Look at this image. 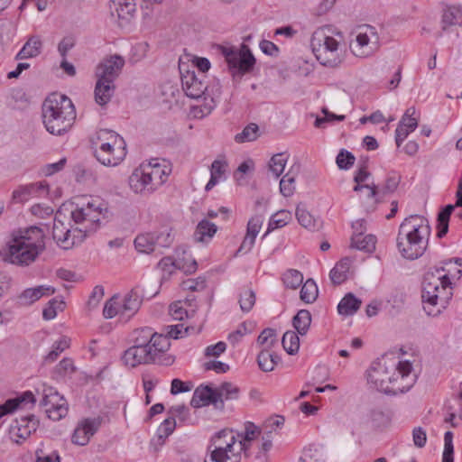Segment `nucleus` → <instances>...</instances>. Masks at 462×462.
I'll return each mask as SVG.
<instances>
[{"mask_svg": "<svg viewBox=\"0 0 462 462\" xmlns=\"http://www.w3.org/2000/svg\"><path fill=\"white\" fill-rule=\"evenodd\" d=\"M362 304L361 300L357 299L353 293L349 292L344 296L337 305L338 313L345 316L354 315Z\"/></svg>", "mask_w": 462, "mask_h": 462, "instance_id": "7c9ffc66", "label": "nucleus"}, {"mask_svg": "<svg viewBox=\"0 0 462 462\" xmlns=\"http://www.w3.org/2000/svg\"><path fill=\"white\" fill-rule=\"evenodd\" d=\"M171 346L170 337L168 335L157 334L153 333L152 340L148 346L151 348L152 353L153 361L157 357L158 355L166 352Z\"/></svg>", "mask_w": 462, "mask_h": 462, "instance_id": "f704fd0d", "label": "nucleus"}, {"mask_svg": "<svg viewBox=\"0 0 462 462\" xmlns=\"http://www.w3.org/2000/svg\"><path fill=\"white\" fill-rule=\"evenodd\" d=\"M206 75L188 70L181 75V84L185 94L190 98L203 97L209 95L208 85L205 82Z\"/></svg>", "mask_w": 462, "mask_h": 462, "instance_id": "4468645a", "label": "nucleus"}, {"mask_svg": "<svg viewBox=\"0 0 462 462\" xmlns=\"http://www.w3.org/2000/svg\"><path fill=\"white\" fill-rule=\"evenodd\" d=\"M443 30L462 25V5H448L443 9L441 17Z\"/></svg>", "mask_w": 462, "mask_h": 462, "instance_id": "393cba45", "label": "nucleus"}, {"mask_svg": "<svg viewBox=\"0 0 462 462\" xmlns=\"http://www.w3.org/2000/svg\"><path fill=\"white\" fill-rule=\"evenodd\" d=\"M55 292L54 288L51 286H37L35 288H29L23 291L20 299L25 304H32L41 299L42 296H49Z\"/></svg>", "mask_w": 462, "mask_h": 462, "instance_id": "c85d7f7f", "label": "nucleus"}, {"mask_svg": "<svg viewBox=\"0 0 462 462\" xmlns=\"http://www.w3.org/2000/svg\"><path fill=\"white\" fill-rule=\"evenodd\" d=\"M392 413L386 406H377L372 411V420L377 426H383L390 422Z\"/></svg>", "mask_w": 462, "mask_h": 462, "instance_id": "de8ad7c7", "label": "nucleus"}, {"mask_svg": "<svg viewBox=\"0 0 462 462\" xmlns=\"http://www.w3.org/2000/svg\"><path fill=\"white\" fill-rule=\"evenodd\" d=\"M153 333L152 329L148 327L138 328L133 333V341L136 345L148 347L152 340Z\"/></svg>", "mask_w": 462, "mask_h": 462, "instance_id": "49530a36", "label": "nucleus"}, {"mask_svg": "<svg viewBox=\"0 0 462 462\" xmlns=\"http://www.w3.org/2000/svg\"><path fill=\"white\" fill-rule=\"evenodd\" d=\"M282 282L286 288L296 290L302 284L303 275L298 270L289 269L283 273Z\"/></svg>", "mask_w": 462, "mask_h": 462, "instance_id": "a19ab883", "label": "nucleus"}, {"mask_svg": "<svg viewBox=\"0 0 462 462\" xmlns=\"http://www.w3.org/2000/svg\"><path fill=\"white\" fill-rule=\"evenodd\" d=\"M351 261L349 258L340 260L330 271L329 277L334 284H341L346 279L350 270Z\"/></svg>", "mask_w": 462, "mask_h": 462, "instance_id": "473e14b6", "label": "nucleus"}, {"mask_svg": "<svg viewBox=\"0 0 462 462\" xmlns=\"http://www.w3.org/2000/svg\"><path fill=\"white\" fill-rule=\"evenodd\" d=\"M77 368L74 361L69 357H64L52 370V377L56 380L65 379L70 377Z\"/></svg>", "mask_w": 462, "mask_h": 462, "instance_id": "72a5a7b5", "label": "nucleus"}, {"mask_svg": "<svg viewBox=\"0 0 462 462\" xmlns=\"http://www.w3.org/2000/svg\"><path fill=\"white\" fill-rule=\"evenodd\" d=\"M276 342V331L273 328H268L263 329L257 338V343L263 346V349H268Z\"/></svg>", "mask_w": 462, "mask_h": 462, "instance_id": "4d7b16f0", "label": "nucleus"}, {"mask_svg": "<svg viewBox=\"0 0 462 462\" xmlns=\"http://www.w3.org/2000/svg\"><path fill=\"white\" fill-rule=\"evenodd\" d=\"M318 294L316 282L312 279H308L301 287L300 298L305 303H312L316 300Z\"/></svg>", "mask_w": 462, "mask_h": 462, "instance_id": "ea45409f", "label": "nucleus"}, {"mask_svg": "<svg viewBox=\"0 0 462 462\" xmlns=\"http://www.w3.org/2000/svg\"><path fill=\"white\" fill-rule=\"evenodd\" d=\"M376 237L374 235L364 236L362 232L353 234L351 246L360 251L372 253L375 249Z\"/></svg>", "mask_w": 462, "mask_h": 462, "instance_id": "cd10ccee", "label": "nucleus"}, {"mask_svg": "<svg viewBox=\"0 0 462 462\" xmlns=\"http://www.w3.org/2000/svg\"><path fill=\"white\" fill-rule=\"evenodd\" d=\"M125 66V59L118 55H110L97 65L96 69L97 79L101 80H110L115 82L121 73L123 67Z\"/></svg>", "mask_w": 462, "mask_h": 462, "instance_id": "f3484780", "label": "nucleus"}, {"mask_svg": "<svg viewBox=\"0 0 462 462\" xmlns=\"http://www.w3.org/2000/svg\"><path fill=\"white\" fill-rule=\"evenodd\" d=\"M94 152L97 160L105 166H117L125 157V143L113 131L101 129L97 133Z\"/></svg>", "mask_w": 462, "mask_h": 462, "instance_id": "9d476101", "label": "nucleus"}, {"mask_svg": "<svg viewBox=\"0 0 462 462\" xmlns=\"http://www.w3.org/2000/svg\"><path fill=\"white\" fill-rule=\"evenodd\" d=\"M416 381L412 365L408 360L383 356L372 363L367 370V383L385 394L396 395L410 390Z\"/></svg>", "mask_w": 462, "mask_h": 462, "instance_id": "f03ea898", "label": "nucleus"}, {"mask_svg": "<svg viewBox=\"0 0 462 462\" xmlns=\"http://www.w3.org/2000/svg\"><path fill=\"white\" fill-rule=\"evenodd\" d=\"M176 426V421L174 418H167L163 420V422L159 426L157 430L156 436L152 439L151 445L157 448V447L162 446L165 439L172 433Z\"/></svg>", "mask_w": 462, "mask_h": 462, "instance_id": "c756f323", "label": "nucleus"}, {"mask_svg": "<svg viewBox=\"0 0 462 462\" xmlns=\"http://www.w3.org/2000/svg\"><path fill=\"white\" fill-rule=\"evenodd\" d=\"M291 213L288 210H279L278 212L272 215L268 228L264 236H266L268 233L272 232L274 229L282 228L288 225L290 221L291 220Z\"/></svg>", "mask_w": 462, "mask_h": 462, "instance_id": "c9c22d12", "label": "nucleus"}, {"mask_svg": "<svg viewBox=\"0 0 462 462\" xmlns=\"http://www.w3.org/2000/svg\"><path fill=\"white\" fill-rule=\"evenodd\" d=\"M299 462H325L324 454L314 446L304 448Z\"/></svg>", "mask_w": 462, "mask_h": 462, "instance_id": "09e8293b", "label": "nucleus"}, {"mask_svg": "<svg viewBox=\"0 0 462 462\" xmlns=\"http://www.w3.org/2000/svg\"><path fill=\"white\" fill-rule=\"evenodd\" d=\"M193 383L190 381H181L180 379L175 378L171 383V393L177 395L182 393H188L192 390Z\"/></svg>", "mask_w": 462, "mask_h": 462, "instance_id": "0e129e2a", "label": "nucleus"}, {"mask_svg": "<svg viewBox=\"0 0 462 462\" xmlns=\"http://www.w3.org/2000/svg\"><path fill=\"white\" fill-rule=\"evenodd\" d=\"M401 177L396 173L388 175L384 184L379 189L382 198L386 195L393 194L397 189Z\"/></svg>", "mask_w": 462, "mask_h": 462, "instance_id": "864d4df0", "label": "nucleus"}, {"mask_svg": "<svg viewBox=\"0 0 462 462\" xmlns=\"http://www.w3.org/2000/svg\"><path fill=\"white\" fill-rule=\"evenodd\" d=\"M123 361L126 365L135 367L141 364L152 362V353L151 348L134 343V346L125 351Z\"/></svg>", "mask_w": 462, "mask_h": 462, "instance_id": "6ab92c4d", "label": "nucleus"}, {"mask_svg": "<svg viewBox=\"0 0 462 462\" xmlns=\"http://www.w3.org/2000/svg\"><path fill=\"white\" fill-rule=\"evenodd\" d=\"M259 137V127L256 124L247 125L241 133L236 134L235 141L238 143L255 141Z\"/></svg>", "mask_w": 462, "mask_h": 462, "instance_id": "79ce46f5", "label": "nucleus"}, {"mask_svg": "<svg viewBox=\"0 0 462 462\" xmlns=\"http://www.w3.org/2000/svg\"><path fill=\"white\" fill-rule=\"evenodd\" d=\"M254 328V326L252 322H243L238 326L236 330L229 334L228 340L231 344L236 345L244 336L252 333Z\"/></svg>", "mask_w": 462, "mask_h": 462, "instance_id": "3c124183", "label": "nucleus"}, {"mask_svg": "<svg viewBox=\"0 0 462 462\" xmlns=\"http://www.w3.org/2000/svg\"><path fill=\"white\" fill-rule=\"evenodd\" d=\"M442 462H454L453 433L451 431H447L444 435Z\"/></svg>", "mask_w": 462, "mask_h": 462, "instance_id": "6e6d98bb", "label": "nucleus"}, {"mask_svg": "<svg viewBox=\"0 0 462 462\" xmlns=\"http://www.w3.org/2000/svg\"><path fill=\"white\" fill-rule=\"evenodd\" d=\"M217 227L208 219H202L199 222L193 237L196 242L207 243L212 239L217 233Z\"/></svg>", "mask_w": 462, "mask_h": 462, "instance_id": "bb28decb", "label": "nucleus"}, {"mask_svg": "<svg viewBox=\"0 0 462 462\" xmlns=\"http://www.w3.org/2000/svg\"><path fill=\"white\" fill-rule=\"evenodd\" d=\"M64 401V396L56 388L45 386L43 389L42 404H60Z\"/></svg>", "mask_w": 462, "mask_h": 462, "instance_id": "5fc2aeb1", "label": "nucleus"}, {"mask_svg": "<svg viewBox=\"0 0 462 462\" xmlns=\"http://www.w3.org/2000/svg\"><path fill=\"white\" fill-rule=\"evenodd\" d=\"M355 156L348 151L342 149L336 158L339 169L347 170L355 163Z\"/></svg>", "mask_w": 462, "mask_h": 462, "instance_id": "680f3d73", "label": "nucleus"}, {"mask_svg": "<svg viewBox=\"0 0 462 462\" xmlns=\"http://www.w3.org/2000/svg\"><path fill=\"white\" fill-rule=\"evenodd\" d=\"M284 418L280 415H273L266 419L262 426L260 427L262 430V434L265 436H272L273 432H277L278 430H281L284 425Z\"/></svg>", "mask_w": 462, "mask_h": 462, "instance_id": "58836bf2", "label": "nucleus"}, {"mask_svg": "<svg viewBox=\"0 0 462 462\" xmlns=\"http://www.w3.org/2000/svg\"><path fill=\"white\" fill-rule=\"evenodd\" d=\"M161 238H162V236H158L153 233L141 234L135 237L134 246L140 253L150 254L154 250L157 244L162 246L167 245L169 235L163 237V242H160Z\"/></svg>", "mask_w": 462, "mask_h": 462, "instance_id": "412c9836", "label": "nucleus"}, {"mask_svg": "<svg viewBox=\"0 0 462 462\" xmlns=\"http://www.w3.org/2000/svg\"><path fill=\"white\" fill-rule=\"evenodd\" d=\"M282 344L289 355H294L299 351L300 338L294 331H287L283 334Z\"/></svg>", "mask_w": 462, "mask_h": 462, "instance_id": "37998d69", "label": "nucleus"}, {"mask_svg": "<svg viewBox=\"0 0 462 462\" xmlns=\"http://www.w3.org/2000/svg\"><path fill=\"white\" fill-rule=\"evenodd\" d=\"M45 412L49 419L58 421L68 415L69 406H50Z\"/></svg>", "mask_w": 462, "mask_h": 462, "instance_id": "774afa93", "label": "nucleus"}, {"mask_svg": "<svg viewBox=\"0 0 462 462\" xmlns=\"http://www.w3.org/2000/svg\"><path fill=\"white\" fill-rule=\"evenodd\" d=\"M76 119L72 101L64 95L52 94L42 105V120L46 130L54 135L67 133Z\"/></svg>", "mask_w": 462, "mask_h": 462, "instance_id": "6e6552de", "label": "nucleus"}, {"mask_svg": "<svg viewBox=\"0 0 462 462\" xmlns=\"http://www.w3.org/2000/svg\"><path fill=\"white\" fill-rule=\"evenodd\" d=\"M38 423V420L32 414L15 418L10 425V439L15 443H21L29 438L32 432L36 430Z\"/></svg>", "mask_w": 462, "mask_h": 462, "instance_id": "dca6fc26", "label": "nucleus"}, {"mask_svg": "<svg viewBox=\"0 0 462 462\" xmlns=\"http://www.w3.org/2000/svg\"><path fill=\"white\" fill-rule=\"evenodd\" d=\"M222 54L233 75L236 73H248L254 69L255 64V59L249 47L245 44H242L239 50L234 47H224L222 49Z\"/></svg>", "mask_w": 462, "mask_h": 462, "instance_id": "ddd939ff", "label": "nucleus"}, {"mask_svg": "<svg viewBox=\"0 0 462 462\" xmlns=\"http://www.w3.org/2000/svg\"><path fill=\"white\" fill-rule=\"evenodd\" d=\"M69 346L70 338L65 336L61 337L53 343L51 350L44 356V362L53 363L64 350L69 347Z\"/></svg>", "mask_w": 462, "mask_h": 462, "instance_id": "4c0bfd02", "label": "nucleus"}, {"mask_svg": "<svg viewBox=\"0 0 462 462\" xmlns=\"http://www.w3.org/2000/svg\"><path fill=\"white\" fill-rule=\"evenodd\" d=\"M263 217L260 215L254 216L250 218L247 224L246 235L238 248L236 254L238 253H248L253 248L255 238L259 234L262 225H263Z\"/></svg>", "mask_w": 462, "mask_h": 462, "instance_id": "aec40b11", "label": "nucleus"}, {"mask_svg": "<svg viewBox=\"0 0 462 462\" xmlns=\"http://www.w3.org/2000/svg\"><path fill=\"white\" fill-rule=\"evenodd\" d=\"M295 215L298 222L303 227L310 230L316 228V220L302 205L297 206Z\"/></svg>", "mask_w": 462, "mask_h": 462, "instance_id": "c03bdc74", "label": "nucleus"}, {"mask_svg": "<svg viewBox=\"0 0 462 462\" xmlns=\"http://www.w3.org/2000/svg\"><path fill=\"white\" fill-rule=\"evenodd\" d=\"M103 420L102 416L80 420L71 436V442L81 447L88 444L90 438L98 430Z\"/></svg>", "mask_w": 462, "mask_h": 462, "instance_id": "2eb2a0df", "label": "nucleus"}, {"mask_svg": "<svg viewBox=\"0 0 462 462\" xmlns=\"http://www.w3.org/2000/svg\"><path fill=\"white\" fill-rule=\"evenodd\" d=\"M110 10L111 14L116 16L118 25L124 28L134 20L136 5L134 0H111Z\"/></svg>", "mask_w": 462, "mask_h": 462, "instance_id": "a211bd4d", "label": "nucleus"}, {"mask_svg": "<svg viewBox=\"0 0 462 462\" xmlns=\"http://www.w3.org/2000/svg\"><path fill=\"white\" fill-rule=\"evenodd\" d=\"M355 36L349 47L356 57L367 58L377 51L379 36L374 27L367 24L360 25L356 30Z\"/></svg>", "mask_w": 462, "mask_h": 462, "instance_id": "f8f14e48", "label": "nucleus"}, {"mask_svg": "<svg viewBox=\"0 0 462 462\" xmlns=\"http://www.w3.org/2000/svg\"><path fill=\"white\" fill-rule=\"evenodd\" d=\"M292 323L300 335H305L311 323V315L310 311L307 310H300L298 311L293 318Z\"/></svg>", "mask_w": 462, "mask_h": 462, "instance_id": "e433bc0d", "label": "nucleus"}, {"mask_svg": "<svg viewBox=\"0 0 462 462\" xmlns=\"http://www.w3.org/2000/svg\"><path fill=\"white\" fill-rule=\"evenodd\" d=\"M451 281L445 269L429 270L421 283L423 309L430 316H437L445 309L452 296Z\"/></svg>", "mask_w": 462, "mask_h": 462, "instance_id": "0eeeda50", "label": "nucleus"}, {"mask_svg": "<svg viewBox=\"0 0 462 462\" xmlns=\"http://www.w3.org/2000/svg\"><path fill=\"white\" fill-rule=\"evenodd\" d=\"M321 112L324 115V117H317L314 122V125L317 128L324 127V125L328 122H332L334 120L344 121L346 118V116L343 115H335L329 112L327 107H323Z\"/></svg>", "mask_w": 462, "mask_h": 462, "instance_id": "052dcab7", "label": "nucleus"}, {"mask_svg": "<svg viewBox=\"0 0 462 462\" xmlns=\"http://www.w3.org/2000/svg\"><path fill=\"white\" fill-rule=\"evenodd\" d=\"M209 95H204V103L202 105V112L209 114L217 106L221 95V87L218 81H214L208 85Z\"/></svg>", "mask_w": 462, "mask_h": 462, "instance_id": "2f4dec72", "label": "nucleus"}, {"mask_svg": "<svg viewBox=\"0 0 462 462\" xmlns=\"http://www.w3.org/2000/svg\"><path fill=\"white\" fill-rule=\"evenodd\" d=\"M42 41L39 35L30 36L23 48L17 53L16 60H24L30 58H35L42 53Z\"/></svg>", "mask_w": 462, "mask_h": 462, "instance_id": "b1692460", "label": "nucleus"}, {"mask_svg": "<svg viewBox=\"0 0 462 462\" xmlns=\"http://www.w3.org/2000/svg\"><path fill=\"white\" fill-rule=\"evenodd\" d=\"M104 210L106 211V208L93 199L78 202L71 211V218L77 226L65 229L62 222L55 221L52 227L53 239L65 250L80 245L87 236L99 228Z\"/></svg>", "mask_w": 462, "mask_h": 462, "instance_id": "f257e3e1", "label": "nucleus"}, {"mask_svg": "<svg viewBox=\"0 0 462 462\" xmlns=\"http://www.w3.org/2000/svg\"><path fill=\"white\" fill-rule=\"evenodd\" d=\"M294 179L291 174H285L280 181V191L284 197H291L294 190Z\"/></svg>", "mask_w": 462, "mask_h": 462, "instance_id": "69168bd1", "label": "nucleus"}, {"mask_svg": "<svg viewBox=\"0 0 462 462\" xmlns=\"http://www.w3.org/2000/svg\"><path fill=\"white\" fill-rule=\"evenodd\" d=\"M64 306L62 300L52 299L42 311V317L46 320L53 319L57 316L58 310H61Z\"/></svg>", "mask_w": 462, "mask_h": 462, "instance_id": "13d9d810", "label": "nucleus"}, {"mask_svg": "<svg viewBox=\"0 0 462 462\" xmlns=\"http://www.w3.org/2000/svg\"><path fill=\"white\" fill-rule=\"evenodd\" d=\"M45 233L32 226L21 228L11 234L4 250V260L17 266H29L34 263L45 250Z\"/></svg>", "mask_w": 462, "mask_h": 462, "instance_id": "20e7f679", "label": "nucleus"}, {"mask_svg": "<svg viewBox=\"0 0 462 462\" xmlns=\"http://www.w3.org/2000/svg\"><path fill=\"white\" fill-rule=\"evenodd\" d=\"M115 82L110 80H101L97 79L95 86V100L99 106L106 105L115 94Z\"/></svg>", "mask_w": 462, "mask_h": 462, "instance_id": "4be33fe9", "label": "nucleus"}, {"mask_svg": "<svg viewBox=\"0 0 462 462\" xmlns=\"http://www.w3.org/2000/svg\"><path fill=\"white\" fill-rule=\"evenodd\" d=\"M257 362L259 367L264 372H271L273 370V363L272 361V353L268 349H263L258 356Z\"/></svg>", "mask_w": 462, "mask_h": 462, "instance_id": "e2e57ef3", "label": "nucleus"}, {"mask_svg": "<svg viewBox=\"0 0 462 462\" xmlns=\"http://www.w3.org/2000/svg\"><path fill=\"white\" fill-rule=\"evenodd\" d=\"M118 313H121V307L119 308L117 298L113 297L106 302L103 315L106 319H112Z\"/></svg>", "mask_w": 462, "mask_h": 462, "instance_id": "338daca9", "label": "nucleus"}, {"mask_svg": "<svg viewBox=\"0 0 462 462\" xmlns=\"http://www.w3.org/2000/svg\"><path fill=\"white\" fill-rule=\"evenodd\" d=\"M415 114L416 109L414 106L407 108L399 125L407 128L410 132H413L418 126V118L414 116Z\"/></svg>", "mask_w": 462, "mask_h": 462, "instance_id": "603ef678", "label": "nucleus"}, {"mask_svg": "<svg viewBox=\"0 0 462 462\" xmlns=\"http://www.w3.org/2000/svg\"><path fill=\"white\" fill-rule=\"evenodd\" d=\"M240 389L232 383H222L218 386L213 384L199 385L191 398L189 404H217L225 402L238 401Z\"/></svg>", "mask_w": 462, "mask_h": 462, "instance_id": "9b49d317", "label": "nucleus"}, {"mask_svg": "<svg viewBox=\"0 0 462 462\" xmlns=\"http://www.w3.org/2000/svg\"><path fill=\"white\" fill-rule=\"evenodd\" d=\"M142 291L139 287L134 288L127 293L121 305V314L134 316L142 305Z\"/></svg>", "mask_w": 462, "mask_h": 462, "instance_id": "5701e85b", "label": "nucleus"}, {"mask_svg": "<svg viewBox=\"0 0 462 462\" xmlns=\"http://www.w3.org/2000/svg\"><path fill=\"white\" fill-rule=\"evenodd\" d=\"M261 434V428L252 421H245L241 431L226 428L216 432L210 439L211 462H241L242 453L247 457Z\"/></svg>", "mask_w": 462, "mask_h": 462, "instance_id": "7ed1b4c3", "label": "nucleus"}, {"mask_svg": "<svg viewBox=\"0 0 462 462\" xmlns=\"http://www.w3.org/2000/svg\"><path fill=\"white\" fill-rule=\"evenodd\" d=\"M255 293L251 289H244L239 297V304L242 311H250L255 303Z\"/></svg>", "mask_w": 462, "mask_h": 462, "instance_id": "8fccbe9b", "label": "nucleus"}, {"mask_svg": "<svg viewBox=\"0 0 462 462\" xmlns=\"http://www.w3.org/2000/svg\"><path fill=\"white\" fill-rule=\"evenodd\" d=\"M430 236L429 221L419 215H411L404 219L399 228L397 247L401 254L410 260L420 257Z\"/></svg>", "mask_w": 462, "mask_h": 462, "instance_id": "39448f33", "label": "nucleus"}, {"mask_svg": "<svg viewBox=\"0 0 462 462\" xmlns=\"http://www.w3.org/2000/svg\"><path fill=\"white\" fill-rule=\"evenodd\" d=\"M361 192L362 195L360 197L363 199V204L365 210L368 212L374 211L376 204L382 198L379 188L375 185H364Z\"/></svg>", "mask_w": 462, "mask_h": 462, "instance_id": "a878e982", "label": "nucleus"}, {"mask_svg": "<svg viewBox=\"0 0 462 462\" xmlns=\"http://www.w3.org/2000/svg\"><path fill=\"white\" fill-rule=\"evenodd\" d=\"M171 169L166 161L152 159L143 162L129 177L131 189L143 196H148L155 192L166 182Z\"/></svg>", "mask_w": 462, "mask_h": 462, "instance_id": "1a4fd4ad", "label": "nucleus"}, {"mask_svg": "<svg viewBox=\"0 0 462 462\" xmlns=\"http://www.w3.org/2000/svg\"><path fill=\"white\" fill-rule=\"evenodd\" d=\"M36 398L31 391H25L14 398L7 399L3 404H34Z\"/></svg>", "mask_w": 462, "mask_h": 462, "instance_id": "bf43d9fd", "label": "nucleus"}, {"mask_svg": "<svg viewBox=\"0 0 462 462\" xmlns=\"http://www.w3.org/2000/svg\"><path fill=\"white\" fill-rule=\"evenodd\" d=\"M288 160V155L284 152L274 154L269 162L270 171L274 174L275 178L281 176L283 172L286 162Z\"/></svg>", "mask_w": 462, "mask_h": 462, "instance_id": "a18cd8bd", "label": "nucleus"}, {"mask_svg": "<svg viewBox=\"0 0 462 462\" xmlns=\"http://www.w3.org/2000/svg\"><path fill=\"white\" fill-rule=\"evenodd\" d=\"M343 33L331 25L318 28L311 36L310 46L317 60L323 66L337 68L346 58Z\"/></svg>", "mask_w": 462, "mask_h": 462, "instance_id": "423d86ee", "label": "nucleus"}]
</instances>
